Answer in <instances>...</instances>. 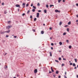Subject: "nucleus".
I'll list each match as a JSON object with an SVG mask.
<instances>
[{"instance_id": "obj_1", "label": "nucleus", "mask_w": 78, "mask_h": 78, "mask_svg": "<svg viewBox=\"0 0 78 78\" xmlns=\"http://www.w3.org/2000/svg\"><path fill=\"white\" fill-rule=\"evenodd\" d=\"M10 31V30H7L6 31H5V32H4L2 33H3V34H4V33H9Z\"/></svg>"}, {"instance_id": "obj_2", "label": "nucleus", "mask_w": 78, "mask_h": 78, "mask_svg": "<svg viewBox=\"0 0 78 78\" xmlns=\"http://www.w3.org/2000/svg\"><path fill=\"white\" fill-rule=\"evenodd\" d=\"M37 17L39 18V13H37Z\"/></svg>"}, {"instance_id": "obj_3", "label": "nucleus", "mask_w": 78, "mask_h": 78, "mask_svg": "<svg viewBox=\"0 0 78 78\" xmlns=\"http://www.w3.org/2000/svg\"><path fill=\"white\" fill-rule=\"evenodd\" d=\"M16 7H18L19 8H20V5L19 4L16 5Z\"/></svg>"}, {"instance_id": "obj_4", "label": "nucleus", "mask_w": 78, "mask_h": 78, "mask_svg": "<svg viewBox=\"0 0 78 78\" xmlns=\"http://www.w3.org/2000/svg\"><path fill=\"white\" fill-rule=\"evenodd\" d=\"M34 72L35 73H36L37 72V69H35L34 71Z\"/></svg>"}, {"instance_id": "obj_5", "label": "nucleus", "mask_w": 78, "mask_h": 78, "mask_svg": "<svg viewBox=\"0 0 78 78\" xmlns=\"http://www.w3.org/2000/svg\"><path fill=\"white\" fill-rule=\"evenodd\" d=\"M51 70L52 72H54V70L53 69V67H51Z\"/></svg>"}, {"instance_id": "obj_6", "label": "nucleus", "mask_w": 78, "mask_h": 78, "mask_svg": "<svg viewBox=\"0 0 78 78\" xmlns=\"http://www.w3.org/2000/svg\"><path fill=\"white\" fill-rule=\"evenodd\" d=\"M55 12H60V11H58V10H55Z\"/></svg>"}, {"instance_id": "obj_7", "label": "nucleus", "mask_w": 78, "mask_h": 78, "mask_svg": "<svg viewBox=\"0 0 78 78\" xmlns=\"http://www.w3.org/2000/svg\"><path fill=\"white\" fill-rule=\"evenodd\" d=\"M41 34H44V32L43 31H42L41 32Z\"/></svg>"}, {"instance_id": "obj_8", "label": "nucleus", "mask_w": 78, "mask_h": 78, "mask_svg": "<svg viewBox=\"0 0 78 78\" xmlns=\"http://www.w3.org/2000/svg\"><path fill=\"white\" fill-rule=\"evenodd\" d=\"M6 29L7 30H9V26H7V27H6Z\"/></svg>"}, {"instance_id": "obj_9", "label": "nucleus", "mask_w": 78, "mask_h": 78, "mask_svg": "<svg viewBox=\"0 0 78 78\" xmlns=\"http://www.w3.org/2000/svg\"><path fill=\"white\" fill-rule=\"evenodd\" d=\"M59 44L60 45H62V42H59Z\"/></svg>"}, {"instance_id": "obj_10", "label": "nucleus", "mask_w": 78, "mask_h": 78, "mask_svg": "<svg viewBox=\"0 0 78 78\" xmlns=\"http://www.w3.org/2000/svg\"><path fill=\"white\" fill-rule=\"evenodd\" d=\"M69 48H70V49L72 48V46L70 45L69 46Z\"/></svg>"}, {"instance_id": "obj_11", "label": "nucleus", "mask_w": 78, "mask_h": 78, "mask_svg": "<svg viewBox=\"0 0 78 78\" xmlns=\"http://www.w3.org/2000/svg\"><path fill=\"white\" fill-rule=\"evenodd\" d=\"M4 14H6V13H7V12H6V11L5 10V11H4Z\"/></svg>"}, {"instance_id": "obj_12", "label": "nucleus", "mask_w": 78, "mask_h": 78, "mask_svg": "<svg viewBox=\"0 0 78 78\" xmlns=\"http://www.w3.org/2000/svg\"><path fill=\"white\" fill-rule=\"evenodd\" d=\"M68 24V25H70L71 24V22H69Z\"/></svg>"}, {"instance_id": "obj_13", "label": "nucleus", "mask_w": 78, "mask_h": 78, "mask_svg": "<svg viewBox=\"0 0 78 78\" xmlns=\"http://www.w3.org/2000/svg\"><path fill=\"white\" fill-rule=\"evenodd\" d=\"M50 56H52V54H51V52H50Z\"/></svg>"}, {"instance_id": "obj_14", "label": "nucleus", "mask_w": 78, "mask_h": 78, "mask_svg": "<svg viewBox=\"0 0 78 78\" xmlns=\"http://www.w3.org/2000/svg\"><path fill=\"white\" fill-rule=\"evenodd\" d=\"M74 60H75L76 62H77V59H76V58Z\"/></svg>"}, {"instance_id": "obj_15", "label": "nucleus", "mask_w": 78, "mask_h": 78, "mask_svg": "<svg viewBox=\"0 0 78 78\" xmlns=\"http://www.w3.org/2000/svg\"><path fill=\"white\" fill-rule=\"evenodd\" d=\"M37 20V19L36 18H35L34 19V21H36V20Z\"/></svg>"}, {"instance_id": "obj_16", "label": "nucleus", "mask_w": 78, "mask_h": 78, "mask_svg": "<svg viewBox=\"0 0 78 78\" xmlns=\"http://www.w3.org/2000/svg\"><path fill=\"white\" fill-rule=\"evenodd\" d=\"M44 12H45V13H47V10H44Z\"/></svg>"}, {"instance_id": "obj_17", "label": "nucleus", "mask_w": 78, "mask_h": 78, "mask_svg": "<svg viewBox=\"0 0 78 78\" xmlns=\"http://www.w3.org/2000/svg\"><path fill=\"white\" fill-rule=\"evenodd\" d=\"M11 22L10 21H9L8 22V23L9 24V23H11Z\"/></svg>"}, {"instance_id": "obj_18", "label": "nucleus", "mask_w": 78, "mask_h": 78, "mask_svg": "<svg viewBox=\"0 0 78 78\" xmlns=\"http://www.w3.org/2000/svg\"><path fill=\"white\" fill-rule=\"evenodd\" d=\"M9 27V28H11V27H12V26H8Z\"/></svg>"}, {"instance_id": "obj_19", "label": "nucleus", "mask_w": 78, "mask_h": 78, "mask_svg": "<svg viewBox=\"0 0 78 78\" xmlns=\"http://www.w3.org/2000/svg\"><path fill=\"white\" fill-rule=\"evenodd\" d=\"M32 11L33 12H34L35 11V9H32Z\"/></svg>"}, {"instance_id": "obj_20", "label": "nucleus", "mask_w": 78, "mask_h": 78, "mask_svg": "<svg viewBox=\"0 0 78 78\" xmlns=\"http://www.w3.org/2000/svg\"><path fill=\"white\" fill-rule=\"evenodd\" d=\"M37 6H40V4L39 3H38L37 4Z\"/></svg>"}, {"instance_id": "obj_21", "label": "nucleus", "mask_w": 78, "mask_h": 78, "mask_svg": "<svg viewBox=\"0 0 78 78\" xmlns=\"http://www.w3.org/2000/svg\"><path fill=\"white\" fill-rule=\"evenodd\" d=\"M33 8H34V9H36V7L34 6H33Z\"/></svg>"}, {"instance_id": "obj_22", "label": "nucleus", "mask_w": 78, "mask_h": 78, "mask_svg": "<svg viewBox=\"0 0 78 78\" xmlns=\"http://www.w3.org/2000/svg\"><path fill=\"white\" fill-rule=\"evenodd\" d=\"M52 6H54V5H50V7L51 8Z\"/></svg>"}, {"instance_id": "obj_23", "label": "nucleus", "mask_w": 78, "mask_h": 78, "mask_svg": "<svg viewBox=\"0 0 78 78\" xmlns=\"http://www.w3.org/2000/svg\"><path fill=\"white\" fill-rule=\"evenodd\" d=\"M23 6H25V3H24L23 4Z\"/></svg>"}, {"instance_id": "obj_24", "label": "nucleus", "mask_w": 78, "mask_h": 78, "mask_svg": "<svg viewBox=\"0 0 78 78\" xmlns=\"http://www.w3.org/2000/svg\"><path fill=\"white\" fill-rule=\"evenodd\" d=\"M59 73V72H58V71H56V73L57 74H58V73Z\"/></svg>"}, {"instance_id": "obj_25", "label": "nucleus", "mask_w": 78, "mask_h": 78, "mask_svg": "<svg viewBox=\"0 0 78 78\" xmlns=\"http://www.w3.org/2000/svg\"><path fill=\"white\" fill-rule=\"evenodd\" d=\"M62 0H58V3H60L61 2Z\"/></svg>"}, {"instance_id": "obj_26", "label": "nucleus", "mask_w": 78, "mask_h": 78, "mask_svg": "<svg viewBox=\"0 0 78 78\" xmlns=\"http://www.w3.org/2000/svg\"><path fill=\"white\" fill-rule=\"evenodd\" d=\"M67 31H68V32H69V28H67Z\"/></svg>"}, {"instance_id": "obj_27", "label": "nucleus", "mask_w": 78, "mask_h": 78, "mask_svg": "<svg viewBox=\"0 0 78 78\" xmlns=\"http://www.w3.org/2000/svg\"><path fill=\"white\" fill-rule=\"evenodd\" d=\"M29 6V4H27L26 5V7H27V6Z\"/></svg>"}, {"instance_id": "obj_28", "label": "nucleus", "mask_w": 78, "mask_h": 78, "mask_svg": "<svg viewBox=\"0 0 78 78\" xmlns=\"http://www.w3.org/2000/svg\"><path fill=\"white\" fill-rule=\"evenodd\" d=\"M66 32H64L63 34V35H66Z\"/></svg>"}, {"instance_id": "obj_29", "label": "nucleus", "mask_w": 78, "mask_h": 78, "mask_svg": "<svg viewBox=\"0 0 78 78\" xmlns=\"http://www.w3.org/2000/svg\"><path fill=\"white\" fill-rule=\"evenodd\" d=\"M61 24H62V22H60L59 23V25H61Z\"/></svg>"}, {"instance_id": "obj_30", "label": "nucleus", "mask_w": 78, "mask_h": 78, "mask_svg": "<svg viewBox=\"0 0 78 78\" xmlns=\"http://www.w3.org/2000/svg\"><path fill=\"white\" fill-rule=\"evenodd\" d=\"M76 66V65H75V63H73V66Z\"/></svg>"}, {"instance_id": "obj_31", "label": "nucleus", "mask_w": 78, "mask_h": 78, "mask_svg": "<svg viewBox=\"0 0 78 78\" xmlns=\"http://www.w3.org/2000/svg\"><path fill=\"white\" fill-rule=\"evenodd\" d=\"M59 60L60 61V60H61V57H59L58 58Z\"/></svg>"}, {"instance_id": "obj_32", "label": "nucleus", "mask_w": 78, "mask_h": 78, "mask_svg": "<svg viewBox=\"0 0 78 78\" xmlns=\"http://www.w3.org/2000/svg\"><path fill=\"white\" fill-rule=\"evenodd\" d=\"M30 11L29 10L27 12V14H29V13H30Z\"/></svg>"}, {"instance_id": "obj_33", "label": "nucleus", "mask_w": 78, "mask_h": 78, "mask_svg": "<svg viewBox=\"0 0 78 78\" xmlns=\"http://www.w3.org/2000/svg\"><path fill=\"white\" fill-rule=\"evenodd\" d=\"M9 37V35H7L6 36V37Z\"/></svg>"}, {"instance_id": "obj_34", "label": "nucleus", "mask_w": 78, "mask_h": 78, "mask_svg": "<svg viewBox=\"0 0 78 78\" xmlns=\"http://www.w3.org/2000/svg\"><path fill=\"white\" fill-rule=\"evenodd\" d=\"M51 45H52L53 46L54 45V44H53V43H51Z\"/></svg>"}, {"instance_id": "obj_35", "label": "nucleus", "mask_w": 78, "mask_h": 78, "mask_svg": "<svg viewBox=\"0 0 78 78\" xmlns=\"http://www.w3.org/2000/svg\"><path fill=\"white\" fill-rule=\"evenodd\" d=\"M55 61L56 62H59V61H58L57 60H55Z\"/></svg>"}, {"instance_id": "obj_36", "label": "nucleus", "mask_w": 78, "mask_h": 78, "mask_svg": "<svg viewBox=\"0 0 78 78\" xmlns=\"http://www.w3.org/2000/svg\"><path fill=\"white\" fill-rule=\"evenodd\" d=\"M53 76L54 78H55V76H56V75H55V74H54L53 75Z\"/></svg>"}, {"instance_id": "obj_37", "label": "nucleus", "mask_w": 78, "mask_h": 78, "mask_svg": "<svg viewBox=\"0 0 78 78\" xmlns=\"http://www.w3.org/2000/svg\"><path fill=\"white\" fill-rule=\"evenodd\" d=\"M64 77L65 78H67V76H66L65 75H64Z\"/></svg>"}, {"instance_id": "obj_38", "label": "nucleus", "mask_w": 78, "mask_h": 78, "mask_svg": "<svg viewBox=\"0 0 78 78\" xmlns=\"http://www.w3.org/2000/svg\"><path fill=\"white\" fill-rule=\"evenodd\" d=\"M25 13H23L22 14V16H25Z\"/></svg>"}, {"instance_id": "obj_39", "label": "nucleus", "mask_w": 78, "mask_h": 78, "mask_svg": "<svg viewBox=\"0 0 78 78\" xmlns=\"http://www.w3.org/2000/svg\"><path fill=\"white\" fill-rule=\"evenodd\" d=\"M46 7L47 8H48V5H46Z\"/></svg>"}, {"instance_id": "obj_40", "label": "nucleus", "mask_w": 78, "mask_h": 78, "mask_svg": "<svg viewBox=\"0 0 78 78\" xmlns=\"http://www.w3.org/2000/svg\"><path fill=\"white\" fill-rule=\"evenodd\" d=\"M33 31H34V32H35L36 31H35V30L33 29Z\"/></svg>"}, {"instance_id": "obj_41", "label": "nucleus", "mask_w": 78, "mask_h": 78, "mask_svg": "<svg viewBox=\"0 0 78 78\" xmlns=\"http://www.w3.org/2000/svg\"><path fill=\"white\" fill-rule=\"evenodd\" d=\"M65 75H66V74H67V72H65Z\"/></svg>"}, {"instance_id": "obj_42", "label": "nucleus", "mask_w": 78, "mask_h": 78, "mask_svg": "<svg viewBox=\"0 0 78 78\" xmlns=\"http://www.w3.org/2000/svg\"><path fill=\"white\" fill-rule=\"evenodd\" d=\"M17 77H19V74H17Z\"/></svg>"}, {"instance_id": "obj_43", "label": "nucleus", "mask_w": 78, "mask_h": 78, "mask_svg": "<svg viewBox=\"0 0 78 78\" xmlns=\"http://www.w3.org/2000/svg\"><path fill=\"white\" fill-rule=\"evenodd\" d=\"M38 11L39 12H41V10H38Z\"/></svg>"}, {"instance_id": "obj_44", "label": "nucleus", "mask_w": 78, "mask_h": 78, "mask_svg": "<svg viewBox=\"0 0 78 78\" xmlns=\"http://www.w3.org/2000/svg\"><path fill=\"white\" fill-rule=\"evenodd\" d=\"M33 4H31V6H33Z\"/></svg>"}, {"instance_id": "obj_45", "label": "nucleus", "mask_w": 78, "mask_h": 78, "mask_svg": "<svg viewBox=\"0 0 78 78\" xmlns=\"http://www.w3.org/2000/svg\"><path fill=\"white\" fill-rule=\"evenodd\" d=\"M30 18H33V16H30Z\"/></svg>"}, {"instance_id": "obj_46", "label": "nucleus", "mask_w": 78, "mask_h": 78, "mask_svg": "<svg viewBox=\"0 0 78 78\" xmlns=\"http://www.w3.org/2000/svg\"><path fill=\"white\" fill-rule=\"evenodd\" d=\"M66 42H69V40H66Z\"/></svg>"}, {"instance_id": "obj_47", "label": "nucleus", "mask_w": 78, "mask_h": 78, "mask_svg": "<svg viewBox=\"0 0 78 78\" xmlns=\"http://www.w3.org/2000/svg\"><path fill=\"white\" fill-rule=\"evenodd\" d=\"M14 37H15V38H16V37H17L16 36H14Z\"/></svg>"}, {"instance_id": "obj_48", "label": "nucleus", "mask_w": 78, "mask_h": 78, "mask_svg": "<svg viewBox=\"0 0 78 78\" xmlns=\"http://www.w3.org/2000/svg\"><path fill=\"white\" fill-rule=\"evenodd\" d=\"M69 64H70V65H72V63H70Z\"/></svg>"}, {"instance_id": "obj_49", "label": "nucleus", "mask_w": 78, "mask_h": 78, "mask_svg": "<svg viewBox=\"0 0 78 78\" xmlns=\"http://www.w3.org/2000/svg\"><path fill=\"white\" fill-rule=\"evenodd\" d=\"M4 3H2V5H4Z\"/></svg>"}, {"instance_id": "obj_50", "label": "nucleus", "mask_w": 78, "mask_h": 78, "mask_svg": "<svg viewBox=\"0 0 78 78\" xmlns=\"http://www.w3.org/2000/svg\"><path fill=\"white\" fill-rule=\"evenodd\" d=\"M50 30H52V28H51V27H50L49 28Z\"/></svg>"}, {"instance_id": "obj_51", "label": "nucleus", "mask_w": 78, "mask_h": 78, "mask_svg": "<svg viewBox=\"0 0 78 78\" xmlns=\"http://www.w3.org/2000/svg\"><path fill=\"white\" fill-rule=\"evenodd\" d=\"M63 60H66V59H65V58H63Z\"/></svg>"}, {"instance_id": "obj_52", "label": "nucleus", "mask_w": 78, "mask_h": 78, "mask_svg": "<svg viewBox=\"0 0 78 78\" xmlns=\"http://www.w3.org/2000/svg\"><path fill=\"white\" fill-rule=\"evenodd\" d=\"M51 50H53V47H51Z\"/></svg>"}, {"instance_id": "obj_53", "label": "nucleus", "mask_w": 78, "mask_h": 78, "mask_svg": "<svg viewBox=\"0 0 78 78\" xmlns=\"http://www.w3.org/2000/svg\"><path fill=\"white\" fill-rule=\"evenodd\" d=\"M58 78H61V76H58Z\"/></svg>"}, {"instance_id": "obj_54", "label": "nucleus", "mask_w": 78, "mask_h": 78, "mask_svg": "<svg viewBox=\"0 0 78 78\" xmlns=\"http://www.w3.org/2000/svg\"><path fill=\"white\" fill-rule=\"evenodd\" d=\"M64 66V64H62V66Z\"/></svg>"}, {"instance_id": "obj_55", "label": "nucleus", "mask_w": 78, "mask_h": 78, "mask_svg": "<svg viewBox=\"0 0 78 78\" xmlns=\"http://www.w3.org/2000/svg\"><path fill=\"white\" fill-rule=\"evenodd\" d=\"M63 2H65V0H63Z\"/></svg>"}, {"instance_id": "obj_56", "label": "nucleus", "mask_w": 78, "mask_h": 78, "mask_svg": "<svg viewBox=\"0 0 78 78\" xmlns=\"http://www.w3.org/2000/svg\"><path fill=\"white\" fill-rule=\"evenodd\" d=\"M62 58H64V56H63V55H62Z\"/></svg>"}, {"instance_id": "obj_57", "label": "nucleus", "mask_w": 78, "mask_h": 78, "mask_svg": "<svg viewBox=\"0 0 78 78\" xmlns=\"http://www.w3.org/2000/svg\"><path fill=\"white\" fill-rule=\"evenodd\" d=\"M76 5L78 6V4H76Z\"/></svg>"}, {"instance_id": "obj_58", "label": "nucleus", "mask_w": 78, "mask_h": 78, "mask_svg": "<svg viewBox=\"0 0 78 78\" xmlns=\"http://www.w3.org/2000/svg\"><path fill=\"white\" fill-rule=\"evenodd\" d=\"M76 22H78V20H76Z\"/></svg>"}, {"instance_id": "obj_59", "label": "nucleus", "mask_w": 78, "mask_h": 78, "mask_svg": "<svg viewBox=\"0 0 78 78\" xmlns=\"http://www.w3.org/2000/svg\"><path fill=\"white\" fill-rule=\"evenodd\" d=\"M76 69V67H75L74 68V69Z\"/></svg>"}, {"instance_id": "obj_60", "label": "nucleus", "mask_w": 78, "mask_h": 78, "mask_svg": "<svg viewBox=\"0 0 78 78\" xmlns=\"http://www.w3.org/2000/svg\"><path fill=\"white\" fill-rule=\"evenodd\" d=\"M49 73H51V72H49Z\"/></svg>"}, {"instance_id": "obj_61", "label": "nucleus", "mask_w": 78, "mask_h": 78, "mask_svg": "<svg viewBox=\"0 0 78 78\" xmlns=\"http://www.w3.org/2000/svg\"><path fill=\"white\" fill-rule=\"evenodd\" d=\"M43 25L44 26H45V24H43Z\"/></svg>"}, {"instance_id": "obj_62", "label": "nucleus", "mask_w": 78, "mask_h": 78, "mask_svg": "<svg viewBox=\"0 0 78 78\" xmlns=\"http://www.w3.org/2000/svg\"><path fill=\"white\" fill-rule=\"evenodd\" d=\"M76 77H77V78H78V75H77L76 76Z\"/></svg>"}, {"instance_id": "obj_63", "label": "nucleus", "mask_w": 78, "mask_h": 78, "mask_svg": "<svg viewBox=\"0 0 78 78\" xmlns=\"http://www.w3.org/2000/svg\"><path fill=\"white\" fill-rule=\"evenodd\" d=\"M76 17H78V15H76Z\"/></svg>"}, {"instance_id": "obj_64", "label": "nucleus", "mask_w": 78, "mask_h": 78, "mask_svg": "<svg viewBox=\"0 0 78 78\" xmlns=\"http://www.w3.org/2000/svg\"><path fill=\"white\" fill-rule=\"evenodd\" d=\"M13 78H16V77H13Z\"/></svg>"}]
</instances>
